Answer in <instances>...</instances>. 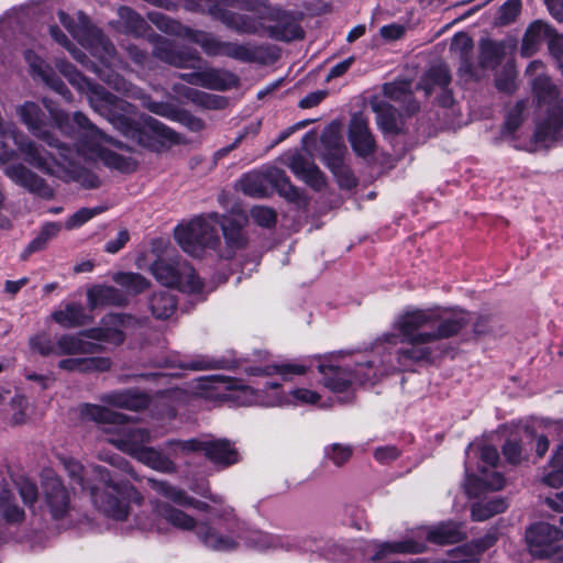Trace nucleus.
I'll return each mask as SVG.
<instances>
[{
    "instance_id": "54",
    "label": "nucleus",
    "mask_w": 563,
    "mask_h": 563,
    "mask_svg": "<svg viewBox=\"0 0 563 563\" xmlns=\"http://www.w3.org/2000/svg\"><path fill=\"white\" fill-rule=\"evenodd\" d=\"M103 211L102 207L81 208L66 220L65 228L67 230L77 229Z\"/></svg>"
},
{
    "instance_id": "22",
    "label": "nucleus",
    "mask_w": 563,
    "mask_h": 563,
    "mask_svg": "<svg viewBox=\"0 0 563 563\" xmlns=\"http://www.w3.org/2000/svg\"><path fill=\"white\" fill-rule=\"evenodd\" d=\"M544 66L540 60L531 62L526 70V75L532 86V91L539 103H550L558 97L556 87L543 71Z\"/></svg>"
},
{
    "instance_id": "37",
    "label": "nucleus",
    "mask_w": 563,
    "mask_h": 563,
    "mask_svg": "<svg viewBox=\"0 0 563 563\" xmlns=\"http://www.w3.org/2000/svg\"><path fill=\"white\" fill-rule=\"evenodd\" d=\"M202 290V282L196 271L188 264H178V291L198 295Z\"/></svg>"
},
{
    "instance_id": "19",
    "label": "nucleus",
    "mask_w": 563,
    "mask_h": 563,
    "mask_svg": "<svg viewBox=\"0 0 563 563\" xmlns=\"http://www.w3.org/2000/svg\"><path fill=\"white\" fill-rule=\"evenodd\" d=\"M205 457L219 470L228 468L241 461L238 448L228 439L207 435Z\"/></svg>"
},
{
    "instance_id": "17",
    "label": "nucleus",
    "mask_w": 563,
    "mask_h": 563,
    "mask_svg": "<svg viewBox=\"0 0 563 563\" xmlns=\"http://www.w3.org/2000/svg\"><path fill=\"white\" fill-rule=\"evenodd\" d=\"M43 492L47 508L55 519H62L73 509L71 498L62 481L53 475H46Z\"/></svg>"
},
{
    "instance_id": "28",
    "label": "nucleus",
    "mask_w": 563,
    "mask_h": 563,
    "mask_svg": "<svg viewBox=\"0 0 563 563\" xmlns=\"http://www.w3.org/2000/svg\"><path fill=\"white\" fill-rule=\"evenodd\" d=\"M291 172L307 185L314 189H321L324 186V177L317 165L302 154H294L288 164Z\"/></svg>"
},
{
    "instance_id": "9",
    "label": "nucleus",
    "mask_w": 563,
    "mask_h": 563,
    "mask_svg": "<svg viewBox=\"0 0 563 563\" xmlns=\"http://www.w3.org/2000/svg\"><path fill=\"white\" fill-rule=\"evenodd\" d=\"M89 476L93 481L88 489L93 506L108 518L125 520L130 512L129 486L115 481L102 466H93Z\"/></svg>"
},
{
    "instance_id": "52",
    "label": "nucleus",
    "mask_w": 563,
    "mask_h": 563,
    "mask_svg": "<svg viewBox=\"0 0 563 563\" xmlns=\"http://www.w3.org/2000/svg\"><path fill=\"white\" fill-rule=\"evenodd\" d=\"M503 453L506 460L511 464H520L528 460V453L522 443L516 439H509L503 446Z\"/></svg>"
},
{
    "instance_id": "13",
    "label": "nucleus",
    "mask_w": 563,
    "mask_h": 563,
    "mask_svg": "<svg viewBox=\"0 0 563 563\" xmlns=\"http://www.w3.org/2000/svg\"><path fill=\"white\" fill-rule=\"evenodd\" d=\"M104 341L113 344L123 342V334L118 329H92L79 335L64 334L56 340V355L91 354L98 351L99 345L85 341L82 336Z\"/></svg>"
},
{
    "instance_id": "12",
    "label": "nucleus",
    "mask_w": 563,
    "mask_h": 563,
    "mask_svg": "<svg viewBox=\"0 0 563 563\" xmlns=\"http://www.w3.org/2000/svg\"><path fill=\"white\" fill-rule=\"evenodd\" d=\"M212 14L227 27L241 34H255L263 29H268L272 36L284 41L300 38L302 36L301 30L296 24H290L288 30L283 33H279L275 27L266 26V18L264 15L251 16L221 8H216Z\"/></svg>"
},
{
    "instance_id": "3",
    "label": "nucleus",
    "mask_w": 563,
    "mask_h": 563,
    "mask_svg": "<svg viewBox=\"0 0 563 563\" xmlns=\"http://www.w3.org/2000/svg\"><path fill=\"white\" fill-rule=\"evenodd\" d=\"M214 501L219 507H210L178 489V529L192 531L210 551H238L242 548V521L233 507Z\"/></svg>"
},
{
    "instance_id": "34",
    "label": "nucleus",
    "mask_w": 563,
    "mask_h": 563,
    "mask_svg": "<svg viewBox=\"0 0 563 563\" xmlns=\"http://www.w3.org/2000/svg\"><path fill=\"white\" fill-rule=\"evenodd\" d=\"M451 76L445 65L432 66L421 78L419 88L422 89L426 96H430L435 88L445 89L450 84Z\"/></svg>"
},
{
    "instance_id": "2",
    "label": "nucleus",
    "mask_w": 563,
    "mask_h": 563,
    "mask_svg": "<svg viewBox=\"0 0 563 563\" xmlns=\"http://www.w3.org/2000/svg\"><path fill=\"white\" fill-rule=\"evenodd\" d=\"M468 321L470 313L457 308L411 309L399 314L394 329L410 345L399 353V367L410 368L415 363L431 361L442 352L438 341L457 334Z\"/></svg>"
},
{
    "instance_id": "62",
    "label": "nucleus",
    "mask_w": 563,
    "mask_h": 563,
    "mask_svg": "<svg viewBox=\"0 0 563 563\" xmlns=\"http://www.w3.org/2000/svg\"><path fill=\"white\" fill-rule=\"evenodd\" d=\"M31 349L37 351L41 355H56V342H53L44 334H38L30 340Z\"/></svg>"
},
{
    "instance_id": "44",
    "label": "nucleus",
    "mask_w": 563,
    "mask_h": 563,
    "mask_svg": "<svg viewBox=\"0 0 563 563\" xmlns=\"http://www.w3.org/2000/svg\"><path fill=\"white\" fill-rule=\"evenodd\" d=\"M135 459L161 472H168L173 470V461L152 448H146Z\"/></svg>"
},
{
    "instance_id": "25",
    "label": "nucleus",
    "mask_w": 563,
    "mask_h": 563,
    "mask_svg": "<svg viewBox=\"0 0 563 563\" xmlns=\"http://www.w3.org/2000/svg\"><path fill=\"white\" fill-rule=\"evenodd\" d=\"M242 547L265 551L272 549L289 550L291 544L280 536H274L260 530L245 528L242 523Z\"/></svg>"
},
{
    "instance_id": "46",
    "label": "nucleus",
    "mask_w": 563,
    "mask_h": 563,
    "mask_svg": "<svg viewBox=\"0 0 563 563\" xmlns=\"http://www.w3.org/2000/svg\"><path fill=\"white\" fill-rule=\"evenodd\" d=\"M151 307L157 318H169L176 311V299L170 294L161 292L153 296Z\"/></svg>"
},
{
    "instance_id": "63",
    "label": "nucleus",
    "mask_w": 563,
    "mask_h": 563,
    "mask_svg": "<svg viewBox=\"0 0 563 563\" xmlns=\"http://www.w3.org/2000/svg\"><path fill=\"white\" fill-rule=\"evenodd\" d=\"M49 33L57 43H59L69 51V53L76 60L80 62L81 64H85L86 55L80 49L74 47L67 40L66 35H64L57 26H51Z\"/></svg>"
},
{
    "instance_id": "20",
    "label": "nucleus",
    "mask_w": 563,
    "mask_h": 563,
    "mask_svg": "<svg viewBox=\"0 0 563 563\" xmlns=\"http://www.w3.org/2000/svg\"><path fill=\"white\" fill-rule=\"evenodd\" d=\"M544 42L549 43V48L551 49L552 44H558L559 47H562L563 38L559 37L548 23L534 21L526 31L521 45V54L531 56Z\"/></svg>"
},
{
    "instance_id": "41",
    "label": "nucleus",
    "mask_w": 563,
    "mask_h": 563,
    "mask_svg": "<svg viewBox=\"0 0 563 563\" xmlns=\"http://www.w3.org/2000/svg\"><path fill=\"white\" fill-rule=\"evenodd\" d=\"M54 320L64 328H75L87 322V316L80 305H68L64 310L54 312Z\"/></svg>"
},
{
    "instance_id": "42",
    "label": "nucleus",
    "mask_w": 563,
    "mask_h": 563,
    "mask_svg": "<svg viewBox=\"0 0 563 563\" xmlns=\"http://www.w3.org/2000/svg\"><path fill=\"white\" fill-rule=\"evenodd\" d=\"M62 230V224L58 222H47L45 223L38 234L26 246L23 257H26L29 254L33 252L41 251L45 249L46 244L49 240L54 239L58 235Z\"/></svg>"
},
{
    "instance_id": "27",
    "label": "nucleus",
    "mask_w": 563,
    "mask_h": 563,
    "mask_svg": "<svg viewBox=\"0 0 563 563\" xmlns=\"http://www.w3.org/2000/svg\"><path fill=\"white\" fill-rule=\"evenodd\" d=\"M5 174L11 180L32 192L43 197H51L53 195V190L45 185L44 180L22 164L8 166Z\"/></svg>"
},
{
    "instance_id": "59",
    "label": "nucleus",
    "mask_w": 563,
    "mask_h": 563,
    "mask_svg": "<svg viewBox=\"0 0 563 563\" xmlns=\"http://www.w3.org/2000/svg\"><path fill=\"white\" fill-rule=\"evenodd\" d=\"M11 407L13 409L12 422L14 424H23L27 420L29 401L22 395H16L11 399Z\"/></svg>"
},
{
    "instance_id": "61",
    "label": "nucleus",
    "mask_w": 563,
    "mask_h": 563,
    "mask_svg": "<svg viewBox=\"0 0 563 563\" xmlns=\"http://www.w3.org/2000/svg\"><path fill=\"white\" fill-rule=\"evenodd\" d=\"M252 219L261 227L269 228L276 222V213L273 209L256 206L251 210Z\"/></svg>"
},
{
    "instance_id": "47",
    "label": "nucleus",
    "mask_w": 563,
    "mask_h": 563,
    "mask_svg": "<svg viewBox=\"0 0 563 563\" xmlns=\"http://www.w3.org/2000/svg\"><path fill=\"white\" fill-rule=\"evenodd\" d=\"M225 366H227L225 360L209 357V356H197L191 361L181 360L178 362V368L192 369V371L224 368Z\"/></svg>"
},
{
    "instance_id": "10",
    "label": "nucleus",
    "mask_w": 563,
    "mask_h": 563,
    "mask_svg": "<svg viewBox=\"0 0 563 563\" xmlns=\"http://www.w3.org/2000/svg\"><path fill=\"white\" fill-rule=\"evenodd\" d=\"M60 23L81 45H88L91 54L98 57L106 67L115 65V48L113 44L98 30L90 26L89 19L81 12L77 13V22L65 12L58 13Z\"/></svg>"
},
{
    "instance_id": "24",
    "label": "nucleus",
    "mask_w": 563,
    "mask_h": 563,
    "mask_svg": "<svg viewBox=\"0 0 563 563\" xmlns=\"http://www.w3.org/2000/svg\"><path fill=\"white\" fill-rule=\"evenodd\" d=\"M349 141L360 156H368L375 150V141L367 121L361 114H354L350 122Z\"/></svg>"
},
{
    "instance_id": "7",
    "label": "nucleus",
    "mask_w": 563,
    "mask_h": 563,
    "mask_svg": "<svg viewBox=\"0 0 563 563\" xmlns=\"http://www.w3.org/2000/svg\"><path fill=\"white\" fill-rule=\"evenodd\" d=\"M200 393L207 398L228 400L238 406H265L274 407L280 402L277 396L279 382L267 380L262 390L241 384L239 380L227 376L209 375L198 379Z\"/></svg>"
},
{
    "instance_id": "1",
    "label": "nucleus",
    "mask_w": 563,
    "mask_h": 563,
    "mask_svg": "<svg viewBox=\"0 0 563 563\" xmlns=\"http://www.w3.org/2000/svg\"><path fill=\"white\" fill-rule=\"evenodd\" d=\"M54 125L65 135L76 141V151L60 154V159L47 158L32 142L20 143V150L25 155V162L43 173L65 179L81 181L88 187H96L98 179L88 172V167L97 159L108 167L122 173L136 169V161L131 155L119 151H128L121 142L108 137L81 112L70 118L63 111L52 109L46 102Z\"/></svg>"
},
{
    "instance_id": "43",
    "label": "nucleus",
    "mask_w": 563,
    "mask_h": 563,
    "mask_svg": "<svg viewBox=\"0 0 563 563\" xmlns=\"http://www.w3.org/2000/svg\"><path fill=\"white\" fill-rule=\"evenodd\" d=\"M377 113V124L385 133H395L398 131V119L396 109L387 103H377L374 106Z\"/></svg>"
},
{
    "instance_id": "35",
    "label": "nucleus",
    "mask_w": 563,
    "mask_h": 563,
    "mask_svg": "<svg viewBox=\"0 0 563 563\" xmlns=\"http://www.w3.org/2000/svg\"><path fill=\"white\" fill-rule=\"evenodd\" d=\"M87 299L91 309L101 305H121L123 302V297L117 288L104 285L89 288Z\"/></svg>"
},
{
    "instance_id": "18",
    "label": "nucleus",
    "mask_w": 563,
    "mask_h": 563,
    "mask_svg": "<svg viewBox=\"0 0 563 563\" xmlns=\"http://www.w3.org/2000/svg\"><path fill=\"white\" fill-rule=\"evenodd\" d=\"M178 78L212 90H228L238 85V77L225 69L208 68L198 73H178Z\"/></svg>"
},
{
    "instance_id": "57",
    "label": "nucleus",
    "mask_w": 563,
    "mask_h": 563,
    "mask_svg": "<svg viewBox=\"0 0 563 563\" xmlns=\"http://www.w3.org/2000/svg\"><path fill=\"white\" fill-rule=\"evenodd\" d=\"M503 54L504 45L501 43L486 41L482 44V63L486 67L499 63Z\"/></svg>"
},
{
    "instance_id": "21",
    "label": "nucleus",
    "mask_w": 563,
    "mask_h": 563,
    "mask_svg": "<svg viewBox=\"0 0 563 563\" xmlns=\"http://www.w3.org/2000/svg\"><path fill=\"white\" fill-rule=\"evenodd\" d=\"M479 459L481 464L478 466L479 475L477 481L488 489H501L505 484L504 476L498 472L489 471V468L496 466L499 460L497 450L492 445H483L479 449Z\"/></svg>"
},
{
    "instance_id": "45",
    "label": "nucleus",
    "mask_w": 563,
    "mask_h": 563,
    "mask_svg": "<svg viewBox=\"0 0 563 563\" xmlns=\"http://www.w3.org/2000/svg\"><path fill=\"white\" fill-rule=\"evenodd\" d=\"M113 280L132 295L144 291L150 285L147 279L137 273H117Z\"/></svg>"
},
{
    "instance_id": "53",
    "label": "nucleus",
    "mask_w": 563,
    "mask_h": 563,
    "mask_svg": "<svg viewBox=\"0 0 563 563\" xmlns=\"http://www.w3.org/2000/svg\"><path fill=\"white\" fill-rule=\"evenodd\" d=\"M223 56L241 62H252L255 59L256 53L249 45L227 42L224 45Z\"/></svg>"
},
{
    "instance_id": "64",
    "label": "nucleus",
    "mask_w": 563,
    "mask_h": 563,
    "mask_svg": "<svg viewBox=\"0 0 563 563\" xmlns=\"http://www.w3.org/2000/svg\"><path fill=\"white\" fill-rule=\"evenodd\" d=\"M521 9L520 0H508L505 2L499 9L498 21L501 24H508L512 22L516 16L519 14Z\"/></svg>"
},
{
    "instance_id": "48",
    "label": "nucleus",
    "mask_w": 563,
    "mask_h": 563,
    "mask_svg": "<svg viewBox=\"0 0 563 563\" xmlns=\"http://www.w3.org/2000/svg\"><path fill=\"white\" fill-rule=\"evenodd\" d=\"M99 76L102 80H104L110 87L115 89L119 92H122L123 95L134 97V98H141V91L132 86L129 81H126L124 78L119 76L114 73H106L104 70H100Z\"/></svg>"
},
{
    "instance_id": "11",
    "label": "nucleus",
    "mask_w": 563,
    "mask_h": 563,
    "mask_svg": "<svg viewBox=\"0 0 563 563\" xmlns=\"http://www.w3.org/2000/svg\"><path fill=\"white\" fill-rule=\"evenodd\" d=\"M207 435L178 440V461L181 462L184 484L190 490H206L205 464Z\"/></svg>"
},
{
    "instance_id": "23",
    "label": "nucleus",
    "mask_w": 563,
    "mask_h": 563,
    "mask_svg": "<svg viewBox=\"0 0 563 563\" xmlns=\"http://www.w3.org/2000/svg\"><path fill=\"white\" fill-rule=\"evenodd\" d=\"M25 60L34 77H38L47 87L71 101V95L64 82L54 74L52 68L34 52H25Z\"/></svg>"
},
{
    "instance_id": "8",
    "label": "nucleus",
    "mask_w": 563,
    "mask_h": 563,
    "mask_svg": "<svg viewBox=\"0 0 563 563\" xmlns=\"http://www.w3.org/2000/svg\"><path fill=\"white\" fill-rule=\"evenodd\" d=\"M57 69L68 81L85 92L90 106L102 117L107 118L114 126L124 130L126 125L125 113L129 112V104L123 100L109 93L103 87L89 82L77 69L66 60H56Z\"/></svg>"
},
{
    "instance_id": "55",
    "label": "nucleus",
    "mask_w": 563,
    "mask_h": 563,
    "mask_svg": "<svg viewBox=\"0 0 563 563\" xmlns=\"http://www.w3.org/2000/svg\"><path fill=\"white\" fill-rule=\"evenodd\" d=\"M181 97L190 99L192 102L198 103L200 106L213 107V108L219 107V104H218L219 100L216 97L205 93V92H201L197 89L181 88L178 86V100Z\"/></svg>"
},
{
    "instance_id": "50",
    "label": "nucleus",
    "mask_w": 563,
    "mask_h": 563,
    "mask_svg": "<svg viewBox=\"0 0 563 563\" xmlns=\"http://www.w3.org/2000/svg\"><path fill=\"white\" fill-rule=\"evenodd\" d=\"M64 466L71 479L79 484L82 489H89V485L93 483V481L90 479L89 472L95 465L89 468H84L79 462L69 459L64 462Z\"/></svg>"
},
{
    "instance_id": "49",
    "label": "nucleus",
    "mask_w": 563,
    "mask_h": 563,
    "mask_svg": "<svg viewBox=\"0 0 563 563\" xmlns=\"http://www.w3.org/2000/svg\"><path fill=\"white\" fill-rule=\"evenodd\" d=\"M194 41L202 47L206 54L223 56L224 45L227 42L221 41L217 36L205 32H197L194 34Z\"/></svg>"
},
{
    "instance_id": "56",
    "label": "nucleus",
    "mask_w": 563,
    "mask_h": 563,
    "mask_svg": "<svg viewBox=\"0 0 563 563\" xmlns=\"http://www.w3.org/2000/svg\"><path fill=\"white\" fill-rule=\"evenodd\" d=\"M241 190L252 197H260L265 192L263 177L260 174H247L240 180Z\"/></svg>"
},
{
    "instance_id": "6",
    "label": "nucleus",
    "mask_w": 563,
    "mask_h": 563,
    "mask_svg": "<svg viewBox=\"0 0 563 563\" xmlns=\"http://www.w3.org/2000/svg\"><path fill=\"white\" fill-rule=\"evenodd\" d=\"M82 418L101 426L107 441L115 448L136 457L147 446L151 435L146 429L126 424L128 417L99 405L85 404L80 407Z\"/></svg>"
},
{
    "instance_id": "36",
    "label": "nucleus",
    "mask_w": 563,
    "mask_h": 563,
    "mask_svg": "<svg viewBox=\"0 0 563 563\" xmlns=\"http://www.w3.org/2000/svg\"><path fill=\"white\" fill-rule=\"evenodd\" d=\"M0 516L8 523H20L24 520V510L18 506L13 494L0 487Z\"/></svg>"
},
{
    "instance_id": "15",
    "label": "nucleus",
    "mask_w": 563,
    "mask_h": 563,
    "mask_svg": "<svg viewBox=\"0 0 563 563\" xmlns=\"http://www.w3.org/2000/svg\"><path fill=\"white\" fill-rule=\"evenodd\" d=\"M529 551L533 556L547 558L556 542L563 540V530L547 522L532 525L526 533Z\"/></svg>"
},
{
    "instance_id": "4",
    "label": "nucleus",
    "mask_w": 563,
    "mask_h": 563,
    "mask_svg": "<svg viewBox=\"0 0 563 563\" xmlns=\"http://www.w3.org/2000/svg\"><path fill=\"white\" fill-rule=\"evenodd\" d=\"M397 353L396 363L384 355V360L376 363L375 360H367L363 356H354L344 352L331 354L324 361L318 364V371L322 376V384L334 394L345 393L340 401H349L352 390L365 383H374L383 375L394 371L402 369L399 367Z\"/></svg>"
},
{
    "instance_id": "14",
    "label": "nucleus",
    "mask_w": 563,
    "mask_h": 563,
    "mask_svg": "<svg viewBox=\"0 0 563 563\" xmlns=\"http://www.w3.org/2000/svg\"><path fill=\"white\" fill-rule=\"evenodd\" d=\"M150 487L159 496L155 503V526L157 531L167 533L176 527V512L174 503L176 492L169 483L163 478H147Z\"/></svg>"
},
{
    "instance_id": "5",
    "label": "nucleus",
    "mask_w": 563,
    "mask_h": 563,
    "mask_svg": "<svg viewBox=\"0 0 563 563\" xmlns=\"http://www.w3.org/2000/svg\"><path fill=\"white\" fill-rule=\"evenodd\" d=\"M246 223L247 216L243 211H233L228 217L210 213L194 219L186 227H178V243L186 253L199 256L206 249L214 250L220 244V227L227 243L241 247L245 244L242 230Z\"/></svg>"
},
{
    "instance_id": "38",
    "label": "nucleus",
    "mask_w": 563,
    "mask_h": 563,
    "mask_svg": "<svg viewBox=\"0 0 563 563\" xmlns=\"http://www.w3.org/2000/svg\"><path fill=\"white\" fill-rule=\"evenodd\" d=\"M478 558L477 553L468 543L462 548L453 550L449 560L430 562L427 559H410L405 561H393L389 563H478Z\"/></svg>"
},
{
    "instance_id": "58",
    "label": "nucleus",
    "mask_w": 563,
    "mask_h": 563,
    "mask_svg": "<svg viewBox=\"0 0 563 563\" xmlns=\"http://www.w3.org/2000/svg\"><path fill=\"white\" fill-rule=\"evenodd\" d=\"M325 455L336 466H341L350 460L352 449L349 445L334 443L325 449Z\"/></svg>"
},
{
    "instance_id": "30",
    "label": "nucleus",
    "mask_w": 563,
    "mask_h": 563,
    "mask_svg": "<svg viewBox=\"0 0 563 563\" xmlns=\"http://www.w3.org/2000/svg\"><path fill=\"white\" fill-rule=\"evenodd\" d=\"M465 537L462 523L453 521L438 523L427 531V540L439 545L455 543Z\"/></svg>"
},
{
    "instance_id": "60",
    "label": "nucleus",
    "mask_w": 563,
    "mask_h": 563,
    "mask_svg": "<svg viewBox=\"0 0 563 563\" xmlns=\"http://www.w3.org/2000/svg\"><path fill=\"white\" fill-rule=\"evenodd\" d=\"M16 485L23 503L29 507H33L38 495L36 485L26 478H21Z\"/></svg>"
},
{
    "instance_id": "26",
    "label": "nucleus",
    "mask_w": 563,
    "mask_h": 563,
    "mask_svg": "<svg viewBox=\"0 0 563 563\" xmlns=\"http://www.w3.org/2000/svg\"><path fill=\"white\" fill-rule=\"evenodd\" d=\"M374 554L371 558L373 563H380L389 554L409 553L418 554L426 551L427 547L423 542L413 540L412 538L398 542H373L369 544Z\"/></svg>"
},
{
    "instance_id": "29",
    "label": "nucleus",
    "mask_w": 563,
    "mask_h": 563,
    "mask_svg": "<svg viewBox=\"0 0 563 563\" xmlns=\"http://www.w3.org/2000/svg\"><path fill=\"white\" fill-rule=\"evenodd\" d=\"M101 401L117 408L137 411L147 406L148 398L139 390L125 389L104 394Z\"/></svg>"
},
{
    "instance_id": "39",
    "label": "nucleus",
    "mask_w": 563,
    "mask_h": 563,
    "mask_svg": "<svg viewBox=\"0 0 563 563\" xmlns=\"http://www.w3.org/2000/svg\"><path fill=\"white\" fill-rule=\"evenodd\" d=\"M507 503L505 499L496 497L493 499L482 500L472 507V518L475 521H484L490 517L501 514L506 510Z\"/></svg>"
},
{
    "instance_id": "40",
    "label": "nucleus",
    "mask_w": 563,
    "mask_h": 563,
    "mask_svg": "<svg viewBox=\"0 0 563 563\" xmlns=\"http://www.w3.org/2000/svg\"><path fill=\"white\" fill-rule=\"evenodd\" d=\"M307 371V367L302 364L296 363H282L267 365L263 368L257 369V374L263 376H277L280 380H289L296 375H302Z\"/></svg>"
},
{
    "instance_id": "16",
    "label": "nucleus",
    "mask_w": 563,
    "mask_h": 563,
    "mask_svg": "<svg viewBox=\"0 0 563 563\" xmlns=\"http://www.w3.org/2000/svg\"><path fill=\"white\" fill-rule=\"evenodd\" d=\"M544 426L551 433L561 437L562 442L554 448L549 462L543 466L540 482L545 486L560 488L563 486V420L547 422Z\"/></svg>"
},
{
    "instance_id": "51",
    "label": "nucleus",
    "mask_w": 563,
    "mask_h": 563,
    "mask_svg": "<svg viewBox=\"0 0 563 563\" xmlns=\"http://www.w3.org/2000/svg\"><path fill=\"white\" fill-rule=\"evenodd\" d=\"M152 273L163 286L173 287L176 284V269L164 260H158L152 265Z\"/></svg>"
},
{
    "instance_id": "31",
    "label": "nucleus",
    "mask_w": 563,
    "mask_h": 563,
    "mask_svg": "<svg viewBox=\"0 0 563 563\" xmlns=\"http://www.w3.org/2000/svg\"><path fill=\"white\" fill-rule=\"evenodd\" d=\"M385 95L396 102L400 103V109L407 113H413L418 110V104L415 102L411 85L409 81H395L384 86Z\"/></svg>"
},
{
    "instance_id": "33",
    "label": "nucleus",
    "mask_w": 563,
    "mask_h": 563,
    "mask_svg": "<svg viewBox=\"0 0 563 563\" xmlns=\"http://www.w3.org/2000/svg\"><path fill=\"white\" fill-rule=\"evenodd\" d=\"M111 366L108 357L65 358L58 363L60 369L69 372H103Z\"/></svg>"
},
{
    "instance_id": "32",
    "label": "nucleus",
    "mask_w": 563,
    "mask_h": 563,
    "mask_svg": "<svg viewBox=\"0 0 563 563\" xmlns=\"http://www.w3.org/2000/svg\"><path fill=\"white\" fill-rule=\"evenodd\" d=\"M277 396L280 399V402L277 406L284 405H294V406H303V405H319L320 407H325V404L321 401V395L309 388H295L288 394H285L280 389V385L277 389Z\"/></svg>"
}]
</instances>
